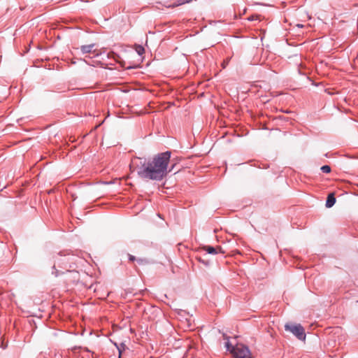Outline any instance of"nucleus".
Here are the masks:
<instances>
[{"label": "nucleus", "mask_w": 358, "mask_h": 358, "mask_svg": "<svg viewBox=\"0 0 358 358\" xmlns=\"http://www.w3.org/2000/svg\"><path fill=\"white\" fill-rule=\"evenodd\" d=\"M224 339H227V341L225 343V348H226L227 350L229 351L233 355L234 351L236 350V344L235 345H234L233 344H231L229 342V337H227L225 335L224 336Z\"/></svg>", "instance_id": "423d86ee"}, {"label": "nucleus", "mask_w": 358, "mask_h": 358, "mask_svg": "<svg viewBox=\"0 0 358 358\" xmlns=\"http://www.w3.org/2000/svg\"><path fill=\"white\" fill-rule=\"evenodd\" d=\"M128 257H129V260L131 262H134L136 260V257L134 255L129 254Z\"/></svg>", "instance_id": "ddd939ff"}, {"label": "nucleus", "mask_w": 358, "mask_h": 358, "mask_svg": "<svg viewBox=\"0 0 358 358\" xmlns=\"http://www.w3.org/2000/svg\"><path fill=\"white\" fill-rule=\"evenodd\" d=\"M94 45H95L94 43L90 44V45H82L80 47V51L83 55L87 54V53H91L93 52Z\"/></svg>", "instance_id": "0eeeda50"}, {"label": "nucleus", "mask_w": 358, "mask_h": 358, "mask_svg": "<svg viewBox=\"0 0 358 358\" xmlns=\"http://www.w3.org/2000/svg\"><path fill=\"white\" fill-rule=\"evenodd\" d=\"M297 26L299 27H303L302 24H297Z\"/></svg>", "instance_id": "dca6fc26"}, {"label": "nucleus", "mask_w": 358, "mask_h": 358, "mask_svg": "<svg viewBox=\"0 0 358 358\" xmlns=\"http://www.w3.org/2000/svg\"><path fill=\"white\" fill-rule=\"evenodd\" d=\"M145 260L143 259H137V262L139 263V264H142Z\"/></svg>", "instance_id": "4468645a"}, {"label": "nucleus", "mask_w": 358, "mask_h": 358, "mask_svg": "<svg viewBox=\"0 0 358 358\" xmlns=\"http://www.w3.org/2000/svg\"><path fill=\"white\" fill-rule=\"evenodd\" d=\"M285 329L287 331L291 332L299 340H306V333L304 328L300 324L287 323L285 325Z\"/></svg>", "instance_id": "f03ea898"}, {"label": "nucleus", "mask_w": 358, "mask_h": 358, "mask_svg": "<svg viewBox=\"0 0 358 358\" xmlns=\"http://www.w3.org/2000/svg\"><path fill=\"white\" fill-rule=\"evenodd\" d=\"M136 52L139 55H142L144 52H145V50H144V48L141 45H138L136 48Z\"/></svg>", "instance_id": "9b49d317"}, {"label": "nucleus", "mask_w": 358, "mask_h": 358, "mask_svg": "<svg viewBox=\"0 0 358 358\" xmlns=\"http://www.w3.org/2000/svg\"><path fill=\"white\" fill-rule=\"evenodd\" d=\"M52 273L53 275H55L56 277H57V276L60 274L59 271H58L57 269H56V268H55V265L52 266Z\"/></svg>", "instance_id": "f8f14e48"}, {"label": "nucleus", "mask_w": 358, "mask_h": 358, "mask_svg": "<svg viewBox=\"0 0 358 358\" xmlns=\"http://www.w3.org/2000/svg\"><path fill=\"white\" fill-rule=\"evenodd\" d=\"M336 203V198L334 195V194H329L327 198L326 201V207L327 208H331Z\"/></svg>", "instance_id": "6e6552de"}, {"label": "nucleus", "mask_w": 358, "mask_h": 358, "mask_svg": "<svg viewBox=\"0 0 358 358\" xmlns=\"http://www.w3.org/2000/svg\"><path fill=\"white\" fill-rule=\"evenodd\" d=\"M192 0H176L174 3H173L172 4H170V5H168V6H166V7L167 8H175V7H177V6H179L180 5H183L185 3H189L190 1H192Z\"/></svg>", "instance_id": "1a4fd4ad"}, {"label": "nucleus", "mask_w": 358, "mask_h": 358, "mask_svg": "<svg viewBox=\"0 0 358 358\" xmlns=\"http://www.w3.org/2000/svg\"><path fill=\"white\" fill-rule=\"evenodd\" d=\"M199 261L200 262H202L203 264H206V265H208V263H207V262H204L203 260H201V258H199Z\"/></svg>", "instance_id": "2eb2a0df"}, {"label": "nucleus", "mask_w": 358, "mask_h": 358, "mask_svg": "<svg viewBox=\"0 0 358 358\" xmlns=\"http://www.w3.org/2000/svg\"><path fill=\"white\" fill-rule=\"evenodd\" d=\"M320 169L323 173H329L331 172V167L328 165L322 166Z\"/></svg>", "instance_id": "9d476101"}, {"label": "nucleus", "mask_w": 358, "mask_h": 358, "mask_svg": "<svg viewBox=\"0 0 358 358\" xmlns=\"http://www.w3.org/2000/svg\"><path fill=\"white\" fill-rule=\"evenodd\" d=\"M64 258L62 259H60L59 261L62 264V267L66 270V271H70L71 268H72L73 264H76V257L74 255H64Z\"/></svg>", "instance_id": "20e7f679"}, {"label": "nucleus", "mask_w": 358, "mask_h": 358, "mask_svg": "<svg viewBox=\"0 0 358 358\" xmlns=\"http://www.w3.org/2000/svg\"><path fill=\"white\" fill-rule=\"evenodd\" d=\"M234 358H252L248 347L243 344H236V350L233 353Z\"/></svg>", "instance_id": "7ed1b4c3"}, {"label": "nucleus", "mask_w": 358, "mask_h": 358, "mask_svg": "<svg viewBox=\"0 0 358 358\" xmlns=\"http://www.w3.org/2000/svg\"><path fill=\"white\" fill-rule=\"evenodd\" d=\"M203 250L206 251L208 254L210 255H215L217 254L219 252L221 253H224V251L222 250L221 247H218L217 249L210 245H206L203 247Z\"/></svg>", "instance_id": "39448f33"}, {"label": "nucleus", "mask_w": 358, "mask_h": 358, "mask_svg": "<svg viewBox=\"0 0 358 358\" xmlns=\"http://www.w3.org/2000/svg\"><path fill=\"white\" fill-rule=\"evenodd\" d=\"M171 152L166 151L154 155L152 158H137L136 164L138 176L143 179L160 181L171 172L176 166L173 164L169 169Z\"/></svg>", "instance_id": "f257e3e1"}]
</instances>
